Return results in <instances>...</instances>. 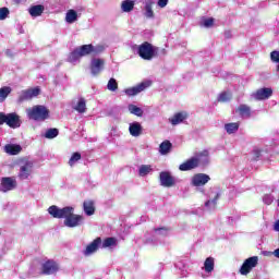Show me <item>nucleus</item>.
<instances>
[{
  "label": "nucleus",
  "instance_id": "nucleus-1",
  "mask_svg": "<svg viewBox=\"0 0 279 279\" xmlns=\"http://www.w3.org/2000/svg\"><path fill=\"white\" fill-rule=\"evenodd\" d=\"M73 210V207L70 206L59 208L56 205H51L48 208V213L53 219H64V226H66V228H77V226H81L82 221H84V216L75 215Z\"/></svg>",
  "mask_w": 279,
  "mask_h": 279
},
{
  "label": "nucleus",
  "instance_id": "nucleus-2",
  "mask_svg": "<svg viewBox=\"0 0 279 279\" xmlns=\"http://www.w3.org/2000/svg\"><path fill=\"white\" fill-rule=\"evenodd\" d=\"M208 156L209 153L206 149L195 153V156L181 163L179 169L180 171H193V169H197L201 165L207 163Z\"/></svg>",
  "mask_w": 279,
  "mask_h": 279
},
{
  "label": "nucleus",
  "instance_id": "nucleus-3",
  "mask_svg": "<svg viewBox=\"0 0 279 279\" xmlns=\"http://www.w3.org/2000/svg\"><path fill=\"white\" fill-rule=\"evenodd\" d=\"M28 119L32 121H47L49 119L50 111L43 105L33 106L26 110Z\"/></svg>",
  "mask_w": 279,
  "mask_h": 279
},
{
  "label": "nucleus",
  "instance_id": "nucleus-4",
  "mask_svg": "<svg viewBox=\"0 0 279 279\" xmlns=\"http://www.w3.org/2000/svg\"><path fill=\"white\" fill-rule=\"evenodd\" d=\"M137 53L142 60H154V58H158V47L149 41H144L138 46Z\"/></svg>",
  "mask_w": 279,
  "mask_h": 279
},
{
  "label": "nucleus",
  "instance_id": "nucleus-5",
  "mask_svg": "<svg viewBox=\"0 0 279 279\" xmlns=\"http://www.w3.org/2000/svg\"><path fill=\"white\" fill-rule=\"evenodd\" d=\"M38 95H40L39 87L24 89L20 93L17 101H19V104H23L24 101H32V99L34 97H38Z\"/></svg>",
  "mask_w": 279,
  "mask_h": 279
},
{
  "label": "nucleus",
  "instance_id": "nucleus-6",
  "mask_svg": "<svg viewBox=\"0 0 279 279\" xmlns=\"http://www.w3.org/2000/svg\"><path fill=\"white\" fill-rule=\"evenodd\" d=\"M258 266V256H252L244 260L240 268L241 276H247L254 267Z\"/></svg>",
  "mask_w": 279,
  "mask_h": 279
},
{
  "label": "nucleus",
  "instance_id": "nucleus-7",
  "mask_svg": "<svg viewBox=\"0 0 279 279\" xmlns=\"http://www.w3.org/2000/svg\"><path fill=\"white\" fill-rule=\"evenodd\" d=\"M59 269L60 266H58V263L53 259H48L41 266V274H44V276H51L53 274H58Z\"/></svg>",
  "mask_w": 279,
  "mask_h": 279
},
{
  "label": "nucleus",
  "instance_id": "nucleus-8",
  "mask_svg": "<svg viewBox=\"0 0 279 279\" xmlns=\"http://www.w3.org/2000/svg\"><path fill=\"white\" fill-rule=\"evenodd\" d=\"M16 189V179L12 177H3L0 182V191L8 193V191H14Z\"/></svg>",
  "mask_w": 279,
  "mask_h": 279
},
{
  "label": "nucleus",
  "instance_id": "nucleus-9",
  "mask_svg": "<svg viewBox=\"0 0 279 279\" xmlns=\"http://www.w3.org/2000/svg\"><path fill=\"white\" fill-rule=\"evenodd\" d=\"M210 182V175L206 173H196L192 177V186H206Z\"/></svg>",
  "mask_w": 279,
  "mask_h": 279
},
{
  "label": "nucleus",
  "instance_id": "nucleus-10",
  "mask_svg": "<svg viewBox=\"0 0 279 279\" xmlns=\"http://www.w3.org/2000/svg\"><path fill=\"white\" fill-rule=\"evenodd\" d=\"M159 180L161 186H166L167 189H171L175 184V179L171 175L169 171H162L159 174Z\"/></svg>",
  "mask_w": 279,
  "mask_h": 279
},
{
  "label": "nucleus",
  "instance_id": "nucleus-11",
  "mask_svg": "<svg viewBox=\"0 0 279 279\" xmlns=\"http://www.w3.org/2000/svg\"><path fill=\"white\" fill-rule=\"evenodd\" d=\"M78 52L81 53V57L84 58V56H90V53H94V56H97L98 53H101L102 49H97L93 44L83 45L81 47H77Z\"/></svg>",
  "mask_w": 279,
  "mask_h": 279
},
{
  "label": "nucleus",
  "instance_id": "nucleus-12",
  "mask_svg": "<svg viewBox=\"0 0 279 279\" xmlns=\"http://www.w3.org/2000/svg\"><path fill=\"white\" fill-rule=\"evenodd\" d=\"M106 64V61L104 59H93L90 62V71L92 75H99L104 71V65Z\"/></svg>",
  "mask_w": 279,
  "mask_h": 279
},
{
  "label": "nucleus",
  "instance_id": "nucleus-13",
  "mask_svg": "<svg viewBox=\"0 0 279 279\" xmlns=\"http://www.w3.org/2000/svg\"><path fill=\"white\" fill-rule=\"evenodd\" d=\"M148 86H151V83H141L137 86L126 88L125 95H129V97H134L138 95V93H143V90H145V88H148Z\"/></svg>",
  "mask_w": 279,
  "mask_h": 279
},
{
  "label": "nucleus",
  "instance_id": "nucleus-14",
  "mask_svg": "<svg viewBox=\"0 0 279 279\" xmlns=\"http://www.w3.org/2000/svg\"><path fill=\"white\" fill-rule=\"evenodd\" d=\"M271 95H274V89L269 87H264V88L257 89L256 93L254 94V97L255 99H257V101H263L265 99H269Z\"/></svg>",
  "mask_w": 279,
  "mask_h": 279
},
{
  "label": "nucleus",
  "instance_id": "nucleus-15",
  "mask_svg": "<svg viewBox=\"0 0 279 279\" xmlns=\"http://www.w3.org/2000/svg\"><path fill=\"white\" fill-rule=\"evenodd\" d=\"M33 167L34 163L32 161H26L24 165H22L19 173L20 180H27V178H29V174L32 173Z\"/></svg>",
  "mask_w": 279,
  "mask_h": 279
},
{
  "label": "nucleus",
  "instance_id": "nucleus-16",
  "mask_svg": "<svg viewBox=\"0 0 279 279\" xmlns=\"http://www.w3.org/2000/svg\"><path fill=\"white\" fill-rule=\"evenodd\" d=\"M102 241L101 238H96L92 243H89L85 251L84 256H90V254H95L99 250V246L101 245Z\"/></svg>",
  "mask_w": 279,
  "mask_h": 279
},
{
  "label": "nucleus",
  "instance_id": "nucleus-17",
  "mask_svg": "<svg viewBox=\"0 0 279 279\" xmlns=\"http://www.w3.org/2000/svg\"><path fill=\"white\" fill-rule=\"evenodd\" d=\"M7 125L16 130V128H21V117L16 113H8Z\"/></svg>",
  "mask_w": 279,
  "mask_h": 279
},
{
  "label": "nucleus",
  "instance_id": "nucleus-18",
  "mask_svg": "<svg viewBox=\"0 0 279 279\" xmlns=\"http://www.w3.org/2000/svg\"><path fill=\"white\" fill-rule=\"evenodd\" d=\"M189 119V113L182 111V112H177L172 118H169V122L171 125H180V123H183Z\"/></svg>",
  "mask_w": 279,
  "mask_h": 279
},
{
  "label": "nucleus",
  "instance_id": "nucleus-19",
  "mask_svg": "<svg viewBox=\"0 0 279 279\" xmlns=\"http://www.w3.org/2000/svg\"><path fill=\"white\" fill-rule=\"evenodd\" d=\"M5 154H9L10 156H17V154H21L23 151V147L19 144H7L4 146Z\"/></svg>",
  "mask_w": 279,
  "mask_h": 279
},
{
  "label": "nucleus",
  "instance_id": "nucleus-20",
  "mask_svg": "<svg viewBox=\"0 0 279 279\" xmlns=\"http://www.w3.org/2000/svg\"><path fill=\"white\" fill-rule=\"evenodd\" d=\"M129 132L131 136L138 137L143 134V125H141V122H133L129 125Z\"/></svg>",
  "mask_w": 279,
  "mask_h": 279
},
{
  "label": "nucleus",
  "instance_id": "nucleus-21",
  "mask_svg": "<svg viewBox=\"0 0 279 279\" xmlns=\"http://www.w3.org/2000/svg\"><path fill=\"white\" fill-rule=\"evenodd\" d=\"M83 210L85 213V215H87V217H93V215H95V201H84L83 203Z\"/></svg>",
  "mask_w": 279,
  "mask_h": 279
},
{
  "label": "nucleus",
  "instance_id": "nucleus-22",
  "mask_svg": "<svg viewBox=\"0 0 279 279\" xmlns=\"http://www.w3.org/2000/svg\"><path fill=\"white\" fill-rule=\"evenodd\" d=\"M43 12H45V5L43 4L33 5L28 9V13L34 17L41 16Z\"/></svg>",
  "mask_w": 279,
  "mask_h": 279
},
{
  "label": "nucleus",
  "instance_id": "nucleus-23",
  "mask_svg": "<svg viewBox=\"0 0 279 279\" xmlns=\"http://www.w3.org/2000/svg\"><path fill=\"white\" fill-rule=\"evenodd\" d=\"M171 147H173V144H171L169 140H166L159 145V153L161 156H167V154L171 151Z\"/></svg>",
  "mask_w": 279,
  "mask_h": 279
},
{
  "label": "nucleus",
  "instance_id": "nucleus-24",
  "mask_svg": "<svg viewBox=\"0 0 279 279\" xmlns=\"http://www.w3.org/2000/svg\"><path fill=\"white\" fill-rule=\"evenodd\" d=\"M235 112H239L240 117H252V110L247 105H240Z\"/></svg>",
  "mask_w": 279,
  "mask_h": 279
},
{
  "label": "nucleus",
  "instance_id": "nucleus-25",
  "mask_svg": "<svg viewBox=\"0 0 279 279\" xmlns=\"http://www.w3.org/2000/svg\"><path fill=\"white\" fill-rule=\"evenodd\" d=\"M204 268L206 274H211V271H215V258L207 257L204 263Z\"/></svg>",
  "mask_w": 279,
  "mask_h": 279
},
{
  "label": "nucleus",
  "instance_id": "nucleus-26",
  "mask_svg": "<svg viewBox=\"0 0 279 279\" xmlns=\"http://www.w3.org/2000/svg\"><path fill=\"white\" fill-rule=\"evenodd\" d=\"M153 8H154L153 1L146 2L145 7H144V10H145L144 15L146 16V19H154L155 14H154Z\"/></svg>",
  "mask_w": 279,
  "mask_h": 279
},
{
  "label": "nucleus",
  "instance_id": "nucleus-27",
  "mask_svg": "<svg viewBox=\"0 0 279 279\" xmlns=\"http://www.w3.org/2000/svg\"><path fill=\"white\" fill-rule=\"evenodd\" d=\"M239 122H231V123H227L225 124V130L227 132V134H235V132H239Z\"/></svg>",
  "mask_w": 279,
  "mask_h": 279
},
{
  "label": "nucleus",
  "instance_id": "nucleus-28",
  "mask_svg": "<svg viewBox=\"0 0 279 279\" xmlns=\"http://www.w3.org/2000/svg\"><path fill=\"white\" fill-rule=\"evenodd\" d=\"M12 93V87L10 86H3L0 88V104H3L5 99H8V96Z\"/></svg>",
  "mask_w": 279,
  "mask_h": 279
},
{
  "label": "nucleus",
  "instance_id": "nucleus-29",
  "mask_svg": "<svg viewBox=\"0 0 279 279\" xmlns=\"http://www.w3.org/2000/svg\"><path fill=\"white\" fill-rule=\"evenodd\" d=\"M74 110L80 114H84L86 112V99L80 98L76 106H74Z\"/></svg>",
  "mask_w": 279,
  "mask_h": 279
},
{
  "label": "nucleus",
  "instance_id": "nucleus-30",
  "mask_svg": "<svg viewBox=\"0 0 279 279\" xmlns=\"http://www.w3.org/2000/svg\"><path fill=\"white\" fill-rule=\"evenodd\" d=\"M134 0H124L121 3V10L122 12H132L134 10Z\"/></svg>",
  "mask_w": 279,
  "mask_h": 279
},
{
  "label": "nucleus",
  "instance_id": "nucleus-31",
  "mask_svg": "<svg viewBox=\"0 0 279 279\" xmlns=\"http://www.w3.org/2000/svg\"><path fill=\"white\" fill-rule=\"evenodd\" d=\"M66 23H75L77 21V12L75 10H69L65 15Z\"/></svg>",
  "mask_w": 279,
  "mask_h": 279
},
{
  "label": "nucleus",
  "instance_id": "nucleus-32",
  "mask_svg": "<svg viewBox=\"0 0 279 279\" xmlns=\"http://www.w3.org/2000/svg\"><path fill=\"white\" fill-rule=\"evenodd\" d=\"M80 58H82V54L80 53L78 48H76L75 50H73L70 54H69V62H77V60H80Z\"/></svg>",
  "mask_w": 279,
  "mask_h": 279
},
{
  "label": "nucleus",
  "instance_id": "nucleus-33",
  "mask_svg": "<svg viewBox=\"0 0 279 279\" xmlns=\"http://www.w3.org/2000/svg\"><path fill=\"white\" fill-rule=\"evenodd\" d=\"M108 90H111V93H114L119 90V83H117L116 78H110L107 84Z\"/></svg>",
  "mask_w": 279,
  "mask_h": 279
},
{
  "label": "nucleus",
  "instance_id": "nucleus-34",
  "mask_svg": "<svg viewBox=\"0 0 279 279\" xmlns=\"http://www.w3.org/2000/svg\"><path fill=\"white\" fill-rule=\"evenodd\" d=\"M129 110L131 114H135V117H143V109H141V107H137L136 105H130Z\"/></svg>",
  "mask_w": 279,
  "mask_h": 279
},
{
  "label": "nucleus",
  "instance_id": "nucleus-35",
  "mask_svg": "<svg viewBox=\"0 0 279 279\" xmlns=\"http://www.w3.org/2000/svg\"><path fill=\"white\" fill-rule=\"evenodd\" d=\"M138 173L141 175V178H145V175L151 173V166H149V165L141 166Z\"/></svg>",
  "mask_w": 279,
  "mask_h": 279
},
{
  "label": "nucleus",
  "instance_id": "nucleus-36",
  "mask_svg": "<svg viewBox=\"0 0 279 279\" xmlns=\"http://www.w3.org/2000/svg\"><path fill=\"white\" fill-rule=\"evenodd\" d=\"M201 25L203 27H213L215 25V19L214 17H203Z\"/></svg>",
  "mask_w": 279,
  "mask_h": 279
},
{
  "label": "nucleus",
  "instance_id": "nucleus-37",
  "mask_svg": "<svg viewBox=\"0 0 279 279\" xmlns=\"http://www.w3.org/2000/svg\"><path fill=\"white\" fill-rule=\"evenodd\" d=\"M112 245H117V238H106L102 241V247H112Z\"/></svg>",
  "mask_w": 279,
  "mask_h": 279
},
{
  "label": "nucleus",
  "instance_id": "nucleus-38",
  "mask_svg": "<svg viewBox=\"0 0 279 279\" xmlns=\"http://www.w3.org/2000/svg\"><path fill=\"white\" fill-rule=\"evenodd\" d=\"M60 134L58 129H48L45 136L46 138H56Z\"/></svg>",
  "mask_w": 279,
  "mask_h": 279
},
{
  "label": "nucleus",
  "instance_id": "nucleus-39",
  "mask_svg": "<svg viewBox=\"0 0 279 279\" xmlns=\"http://www.w3.org/2000/svg\"><path fill=\"white\" fill-rule=\"evenodd\" d=\"M80 160H82V154H80V153H74V154L71 156L70 160H69L70 167H73V165H75V162H77V161H80Z\"/></svg>",
  "mask_w": 279,
  "mask_h": 279
},
{
  "label": "nucleus",
  "instance_id": "nucleus-40",
  "mask_svg": "<svg viewBox=\"0 0 279 279\" xmlns=\"http://www.w3.org/2000/svg\"><path fill=\"white\" fill-rule=\"evenodd\" d=\"M219 197H220V194L217 193V194L215 195L214 199L207 201V202L205 203L206 208H210V206H213V208H216V207H217V202H218Z\"/></svg>",
  "mask_w": 279,
  "mask_h": 279
},
{
  "label": "nucleus",
  "instance_id": "nucleus-41",
  "mask_svg": "<svg viewBox=\"0 0 279 279\" xmlns=\"http://www.w3.org/2000/svg\"><path fill=\"white\" fill-rule=\"evenodd\" d=\"M220 104H226V101H230V94L222 92L217 99Z\"/></svg>",
  "mask_w": 279,
  "mask_h": 279
},
{
  "label": "nucleus",
  "instance_id": "nucleus-42",
  "mask_svg": "<svg viewBox=\"0 0 279 279\" xmlns=\"http://www.w3.org/2000/svg\"><path fill=\"white\" fill-rule=\"evenodd\" d=\"M9 14H10V10L8 8L5 7L0 8V21H5Z\"/></svg>",
  "mask_w": 279,
  "mask_h": 279
},
{
  "label": "nucleus",
  "instance_id": "nucleus-43",
  "mask_svg": "<svg viewBox=\"0 0 279 279\" xmlns=\"http://www.w3.org/2000/svg\"><path fill=\"white\" fill-rule=\"evenodd\" d=\"M270 60H271V62H276V63L279 62V51L278 50L270 52Z\"/></svg>",
  "mask_w": 279,
  "mask_h": 279
},
{
  "label": "nucleus",
  "instance_id": "nucleus-44",
  "mask_svg": "<svg viewBox=\"0 0 279 279\" xmlns=\"http://www.w3.org/2000/svg\"><path fill=\"white\" fill-rule=\"evenodd\" d=\"M3 123L8 124V114L0 112V125H3Z\"/></svg>",
  "mask_w": 279,
  "mask_h": 279
},
{
  "label": "nucleus",
  "instance_id": "nucleus-45",
  "mask_svg": "<svg viewBox=\"0 0 279 279\" xmlns=\"http://www.w3.org/2000/svg\"><path fill=\"white\" fill-rule=\"evenodd\" d=\"M253 154H254V160H258V158H260L262 154H263V150L258 149V148H255L253 150Z\"/></svg>",
  "mask_w": 279,
  "mask_h": 279
},
{
  "label": "nucleus",
  "instance_id": "nucleus-46",
  "mask_svg": "<svg viewBox=\"0 0 279 279\" xmlns=\"http://www.w3.org/2000/svg\"><path fill=\"white\" fill-rule=\"evenodd\" d=\"M168 3H169V0H158L157 1V5L159 8H167Z\"/></svg>",
  "mask_w": 279,
  "mask_h": 279
},
{
  "label": "nucleus",
  "instance_id": "nucleus-47",
  "mask_svg": "<svg viewBox=\"0 0 279 279\" xmlns=\"http://www.w3.org/2000/svg\"><path fill=\"white\" fill-rule=\"evenodd\" d=\"M154 230H155V232H160V231L169 232V228H167V227L156 228Z\"/></svg>",
  "mask_w": 279,
  "mask_h": 279
},
{
  "label": "nucleus",
  "instance_id": "nucleus-48",
  "mask_svg": "<svg viewBox=\"0 0 279 279\" xmlns=\"http://www.w3.org/2000/svg\"><path fill=\"white\" fill-rule=\"evenodd\" d=\"M274 230L279 232V219L275 222Z\"/></svg>",
  "mask_w": 279,
  "mask_h": 279
},
{
  "label": "nucleus",
  "instance_id": "nucleus-49",
  "mask_svg": "<svg viewBox=\"0 0 279 279\" xmlns=\"http://www.w3.org/2000/svg\"><path fill=\"white\" fill-rule=\"evenodd\" d=\"M272 254L276 258H279V248H276Z\"/></svg>",
  "mask_w": 279,
  "mask_h": 279
}]
</instances>
